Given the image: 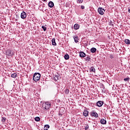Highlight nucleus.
<instances>
[{"mask_svg": "<svg viewBox=\"0 0 130 130\" xmlns=\"http://www.w3.org/2000/svg\"><path fill=\"white\" fill-rule=\"evenodd\" d=\"M124 81H125V82H129V78L127 77V78H124Z\"/></svg>", "mask_w": 130, "mask_h": 130, "instance_id": "obj_23", "label": "nucleus"}, {"mask_svg": "<svg viewBox=\"0 0 130 130\" xmlns=\"http://www.w3.org/2000/svg\"><path fill=\"white\" fill-rule=\"evenodd\" d=\"M98 12L100 15H104V12L105 10L102 8H99L98 9Z\"/></svg>", "mask_w": 130, "mask_h": 130, "instance_id": "obj_3", "label": "nucleus"}, {"mask_svg": "<svg viewBox=\"0 0 130 130\" xmlns=\"http://www.w3.org/2000/svg\"><path fill=\"white\" fill-rule=\"evenodd\" d=\"M90 51L91 52H92V53H95V52L97 51V49H96L95 48H92L90 49Z\"/></svg>", "mask_w": 130, "mask_h": 130, "instance_id": "obj_15", "label": "nucleus"}, {"mask_svg": "<svg viewBox=\"0 0 130 130\" xmlns=\"http://www.w3.org/2000/svg\"><path fill=\"white\" fill-rule=\"evenodd\" d=\"M73 38L76 43H78V42H79V37H78V36H74Z\"/></svg>", "mask_w": 130, "mask_h": 130, "instance_id": "obj_11", "label": "nucleus"}, {"mask_svg": "<svg viewBox=\"0 0 130 130\" xmlns=\"http://www.w3.org/2000/svg\"><path fill=\"white\" fill-rule=\"evenodd\" d=\"M35 120H36V121H40V118L39 117H36L35 118Z\"/></svg>", "mask_w": 130, "mask_h": 130, "instance_id": "obj_22", "label": "nucleus"}, {"mask_svg": "<svg viewBox=\"0 0 130 130\" xmlns=\"http://www.w3.org/2000/svg\"><path fill=\"white\" fill-rule=\"evenodd\" d=\"M54 79L55 80V81H57L59 79V77H58V75H56L55 77H54Z\"/></svg>", "mask_w": 130, "mask_h": 130, "instance_id": "obj_21", "label": "nucleus"}, {"mask_svg": "<svg viewBox=\"0 0 130 130\" xmlns=\"http://www.w3.org/2000/svg\"><path fill=\"white\" fill-rule=\"evenodd\" d=\"M96 105L99 107H101L103 105V102L99 101L97 102Z\"/></svg>", "mask_w": 130, "mask_h": 130, "instance_id": "obj_10", "label": "nucleus"}, {"mask_svg": "<svg viewBox=\"0 0 130 130\" xmlns=\"http://www.w3.org/2000/svg\"><path fill=\"white\" fill-rule=\"evenodd\" d=\"M42 29H43L44 31H46V29H47V28H46V27H45V26H42Z\"/></svg>", "mask_w": 130, "mask_h": 130, "instance_id": "obj_25", "label": "nucleus"}, {"mask_svg": "<svg viewBox=\"0 0 130 130\" xmlns=\"http://www.w3.org/2000/svg\"><path fill=\"white\" fill-rule=\"evenodd\" d=\"M52 44L54 46H56V43L55 42V39H53L52 40Z\"/></svg>", "mask_w": 130, "mask_h": 130, "instance_id": "obj_16", "label": "nucleus"}, {"mask_svg": "<svg viewBox=\"0 0 130 130\" xmlns=\"http://www.w3.org/2000/svg\"><path fill=\"white\" fill-rule=\"evenodd\" d=\"M91 115L94 117H98V114L94 111L91 112Z\"/></svg>", "mask_w": 130, "mask_h": 130, "instance_id": "obj_7", "label": "nucleus"}, {"mask_svg": "<svg viewBox=\"0 0 130 130\" xmlns=\"http://www.w3.org/2000/svg\"><path fill=\"white\" fill-rule=\"evenodd\" d=\"M106 120L104 119H101V123L102 124H106Z\"/></svg>", "mask_w": 130, "mask_h": 130, "instance_id": "obj_14", "label": "nucleus"}, {"mask_svg": "<svg viewBox=\"0 0 130 130\" xmlns=\"http://www.w3.org/2000/svg\"><path fill=\"white\" fill-rule=\"evenodd\" d=\"M81 9H82V10H84V9H85V6H81Z\"/></svg>", "mask_w": 130, "mask_h": 130, "instance_id": "obj_29", "label": "nucleus"}, {"mask_svg": "<svg viewBox=\"0 0 130 130\" xmlns=\"http://www.w3.org/2000/svg\"><path fill=\"white\" fill-rule=\"evenodd\" d=\"M64 57L65 59L68 60L70 58V55H69V54H66L64 55Z\"/></svg>", "mask_w": 130, "mask_h": 130, "instance_id": "obj_20", "label": "nucleus"}, {"mask_svg": "<svg viewBox=\"0 0 130 130\" xmlns=\"http://www.w3.org/2000/svg\"><path fill=\"white\" fill-rule=\"evenodd\" d=\"M6 54L7 55H9V56H13L14 55V51L12 50H8L6 52Z\"/></svg>", "mask_w": 130, "mask_h": 130, "instance_id": "obj_4", "label": "nucleus"}, {"mask_svg": "<svg viewBox=\"0 0 130 130\" xmlns=\"http://www.w3.org/2000/svg\"><path fill=\"white\" fill-rule=\"evenodd\" d=\"M27 17V15L26 14V13L25 12H23L21 14V19H26Z\"/></svg>", "mask_w": 130, "mask_h": 130, "instance_id": "obj_5", "label": "nucleus"}, {"mask_svg": "<svg viewBox=\"0 0 130 130\" xmlns=\"http://www.w3.org/2000/svg\"><path fill=\"white\" fill-rule=\"evenodd\" d=\"M89 72L90 73H95V72H96V70L93 67H91L89 69Z\"/></svg>", "mask_w": 130, "mask_h": 130, "instance_id": "obj_9", "label": "nucleus"}, {"mask_svg": "<svg viewBox=\"0 0 130 130\" xmlns=\"http://www.w3.org/2000/svg\"><path fill=\"white\" fill-rule=\"evenodd\" d=\"M40 77H41V75L40 73H35L33 77L34 81H35V82H38V81L40 80Z\"/></svg>", "mask_w": 130, "mask_h": 130, "instance_id": "obj_2", "label": "nucleus"}, {"mask_svg": "<svg viewBox=\"0 0 130 130\" xmlns=\"http://www.w3.org/2000/svg\"><path fill=\"white\" fill-rule=\"evenodd\" d=\"M66 94H69L70 93V91L69 90V89H66L65 90Z\"/></svg>", "mask_w": 130, "mask_h": 130, "instance_id": "obj_26", "label": "nucleus"}, {"mask_svg": "<svg viewBox=\"0 0 130 130\" xmlns=\"http://www.w3.org/2000/svg\"><path fill=\"white\" fill-rule=\"evenodd\" d=\"M43 1H44V2H46V0H43Z\"/></svg>", "mask_w": 130, "mask_h": 130, "instance_id": "obj_32", "label": "nucleus"}, {"mask_svg": "<svg viewBox=\"0 0 130 130\" xmlns=\"http://www.w3.org/2000/svg\"><path fill=\"white\" fill-rule=\"evenodd\" d=\"M87 59H88V60H90V57H87Z\"/></svg>", "mask_w": 130, "mask_h": 130, "instance_id": "obj_31", "label": "nucleus"}, {"mask_svg": "<svg viewBox=\"0 0 130 130\" xmlns=\"http://www.w3.org/2000/svg\"><path fill=\"white\" fill-rule=\"evenodd\" d=\"M110 58H111V59H112V58H113V55L111 54V55H110Z\"/></svg>", "mask_w": 130, "mask_h": 130, "instance_id": "obj_28", "label": "nucleus"}, {"mask_svg": "<svg viewBox=\"0 0 130 130\" xmlns=\"http://www.w3.org/2000/svg\"><path fill=\"white\" fill-rule=\"evenodd\" d=\"M74 28L75 30H78V29L80 28V25L78 24H75L74 26Z\"/></svg>", "mask_w": 130, "mask_h": 130, "instance_id": "obj_12", "label": "nucleus"}, {"mask_svg": "<svg viewBox=\"0 0 130 130\" xmlns=\"http://www.w3.org/2000/svg\"><path fill=\"white\" fill-rule=\"evenodd\" d=\"M80 57H85V56H86V54L84 52H80Z\"/></svg>", "mask_w": 130, "mask_h": 130, "instance_id": "obj_13", "label": "nucleus"}, {"mask_svg": "<svg viewBox=\"0 0 130 130\" xmlns=\"http://www.w3.org/2000/svg\"><path fill=\"white\" fill-rule=\"evenodd\" d=\"M49 127H50V126H49V125H48V124L45 125L44 126V130H48V128H49Z\"/></svg>", "mask_w": 130, "mask_h": 130, "instance_id": "obj_18", "label": "nucleus"}, {"mask_svg": "<svg viewBox=\"0 0 130 130\" xmlns=\"http://www.w3.org/2000/svg\"><path fill=\"white\" fill-rule=\"evenodd\" d=\"M48 7L49 8H53V7H54V4L53 3V2H52L51 1L49 2V3H48Z\"/></svg>", "mask_w": 130, "mask_h": 130, "instance_id": "obj_8", "label": "nucleus"}, {"mask_svg": "<svg viewBox=\"0 0 130 130\" xmlns=\"http://www.w3.org/2000/svg\"><path fill=\"white\" fill-rule=\"evenodd\" d=\"M2 119L3 120H4V121H6V120L7 119V118L5 117H2Z\"/></svg>", "mask_w": 130, "mask_h": 130, "instance_id": "obj_30", "label": "nucleus"}, {"mask_svg": "<svg viewBox=\"0 0 130 130\" xmlns=\"http://www.w3.org/2000/svg\"><path fill=\"white\" fill-rule=\"evenodd\" d=\"M51 106V104L49 102H47L46 103H44L43 104V109L45 110H48L49 108H50V107Z\"/></svg>", "mask_w": 130, "mask_h": 130, "instance_id": "obj_1", "label": "nucleus"}, {"mask_svg": "<svg viewBox=\"0 0 130 130\" xmlns=\"http://www.w3.org/2000/svg\"><path fill=\"white\" fill-rule=\"evenodd\" d=\"M124 42L126 44H130V40L128 39L125 40Z\"/></svg>", "mask_w": 130, "mask_h": 130, "instance_id": "obj_19", "label": "nucleus"}, {"mask_svg": "<svg viewBox=\"0 0 130 130\" xmlns=\"http://www.w3.org/2000/svg\"><path fill=\"white\" fill-rule=\"evenodd\" d=\"M83 114L84 116H85V117H87V116H89V111L84 110L83 113Z\"/></svg>", "mask_w": 130, "mask_h": 130, "instance_id": "obj_6", "label": "nucleus"}, {"mask_svg": "<svg viewBox=\"0 0 130 130\" xmlns=\"http://www.w3.org/2000/svg\"><path fill=\"white\" fill-rule=\"evenodd\" d=\"M89 128V125L87 124L85 126V129L87 130Z\"/></svg>", "mask_w": 130, "mask_h": 130, "instance_id": "obj_27", "label": "nucleus"}, {"mask_svg": "<svg viewBox=\"0 0 130 130\" xmlns=\"http://www.w3.org/2000/svg\"><path fill=\"white\" fill-rule=\"evenodd\" d=\"M77 4H82L83 3V0H77Z\"/></svg>", "mask_w": 130, "mask_h": 130, "instance_id": "obj_24", "label": "nucleus"}, {"mask_svg": "<svg viewBox=\"0 0 130 130\" xmlns=\"http://www.w3.org/2000/svg\"><path fill=\"white\" fill-rule=\"evenodd\" d=\"M11 78H14V79H16V78H17V76H18L17 75V73H13L12 74H11Z\"/></svg>", "mask_w": 130, "mask_h": 130, "instance_id": "obj_17", "label": "nucleus"}]
</instances>
